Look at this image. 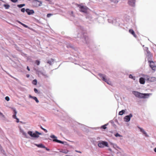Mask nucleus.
Segmentation results:
<instances>
[{
    "label": "nucleus",
    "instance_id": "1",
    "mask_svg": "<svg viewBox=\"0 0 156 156\" xmlns=\"http://www.w3.org/2000/svg\"><path fill=\"white\" fill-rule=\"evenodd\" d=\"M132 93L135 97L139 98H148L150 95H152L151 93H142L136 91H133Z\"/></svg>",
    "mask_w": 156,
    "mask_h": 156
},
{
    "label": "nucleus",
    "instance_id": "2",
    "mask_svg": "<svg viewBox=\"0 0 156 156\" xmlns=\"http://www.w3.org/2000/svg\"><path fill=\"white\" fill-rule=\"evenodd\" d=\"M83 36V37L82 39L84 40V42L88 44L89 43V38L86 35H84L82 32H80V33H78L77 36V37H78L81 38Z\"/></svg>",
    "mask_w": 156,
    "mask_h": 156
},
{
    "label": "nucleus",
    "instance_id": "3",
    "mask_svg": "<svg viewBox=\"0 0 156 156\" xmlns=\"http://www.w3.org/2000/svg\"><path fill=\"white\" fill-rule=\"evenodd\" d=\"M28 134L32 137L37 138L39 137V135H41L42 133L37 131H35V133H33L32 131H29Z\"/></svg>",
    "mask_w": 156,
    "mask_h": 156
},
{
    "label": "nucleus",
    "instance_id": "4",
    "mask_svg": "<svg viewBox=\"0 0 156 156\" xmlns=\"http://www.w3.org/2000/svg\"><path fill=\"white\" fill-rule=\"evenodd\" d=\"M144 76L145 79L148 81L152 82L156 81V78L155 77H150L147 75H145Z\"/></svg>",
    "mask_w": 156,
    "mask_h": 156
},
{
    "label": "nucleus",
    "instance_id": "5",
    "mask_svg": "<svg viewBox=\"0 0 156 156\" xmlns=\"http://www.w3.org/2000/svg\"><path fill=\"white\" fill-rule=\"evenodd\" d=\"M98 146L101 148H103L105 147H108V142L105 141H101L99 142L98 144Z\"/></svg>",
    "mask_w": 156,
    "mask_h": 156
},
{
    "label": "nucleus",
    "instance_id": "6",
    "mask_svg": "<svg viewBox=\"0 0 156 156\" xmlns=\"http://www.w3.org/2000/svg\"><path fill=\"white\" fill-rule=\"evenodd\" d=\"M42 3L41 1H39L37 0H34L32 2V5L35 7L41 6Z\"/></svg>",
    "mask_w": 156,
    "mask_h": 156
},
{
    "label": "nucleus",
    "instance_id": "7",
    "mask_svg": "<svg viewBox=\"0 0 156 156\" xmlns=\"http://www.w3.org/2000/svg\"><path fill=\"white\" fill-rule=\"evenodd\" d=\"M51 138L53 139V141L58 143L64 144V142L57 139V137L54 135H51L50 136Z\"/></svg>",
    "mask_w": 156,
    "mask_h": 156
},
{
    "label": "nucleus",
    "instance_id": "8",
    "mask_svg": "<svg viewBox=\"0 0 156 156\" xmlns=\"http://www.w3.org/2000/svg\"><path fill=\"white\" fill-rule=\"evenodd\" d=\"M79 7L80 8V11L84 13H86L87 12L88 8L86 6L83 5H79Z\"/></svg>",
    "mask_w": 156,
    "mask_h": 156
},
{
    "label": "nucleus",
    "instance_id": "9",
    "mask_svg": "<svg viewBox=\"0 0 156 156\" xmlns=\"http://www.w3.org/2000/svg\"><path fill=\"white\" fill-rule=\"evenodd\" d=\"M148 62L149 63L150 66L152 70L155 71L156 70V66L154 62L152 61L148 60Z\"/></svg>",
    "mask_w": 156,
    "mask_h": 156
},
{
    "label": "nucleus",
    "instance_id": "10",
    "mask_svg": "<svg viewBox=\"0 0 156 156\" xmlns=\"http://www.w3.org/2000/svg\"><path fill=\"white\" fill-rule=\"evenodd\" d=\"M133 116L132 114L130 113L129 115L126 116L124 118L125 121L126 122H129L130 120V119Z\"/></svg>",
    "mask_w": 156,
    "mask_h": 156
},
{
    "label": "nucleus",
    "instance_id": "11",
    "mask_svg": "<svg viewBox=\"0 0 156 156\" xmlns=\"http://www.w3.org/2000/svg\"><path fill=\"white\" fill-rule=\"evenodd\" d=\"M136 0H128V4L132 7H135V6Z\"/></svg>",
    "mask_w": 156,
    "mask_h": 156
},
{
    "label": "nucleus",
    "instance_id": "12",
    "mask_svg": "<svg viewBox=\"0 0 156 156\" xmlns=\"http://www.w3.org/2000/svg\"><path fill=\"white\" fill-rule=\"evenodd\" d=\"M98 75L104 81H107V79L105 75L101 73H99Z\"/></svg>",
    "mask_w": 156,
    "mask_h": 156
},
{
    "label": "nucleus",
    "instance_id": "13",
    "mask_svg": "<svg viewBox=\"0 0 156 156\" xmlns=\"http://www.w3.org/2000/svg\"><path fill=\"white\" fill-rule=\"evenodd\" d=\"M26 12L28 15H31L34 13L33 10H30L28 9H26Z\"/></svg>",
    "mask_w": 156,
    "mask_h": 156
},
{
    "label": "nucleus",
    "instance_id": "14",
    "mask_svg": "<svg viewBox=\"0 0 156 156\" xmlns=\"http://www.w3.org/2000/svg\"><path fill=\"white\" fill-rule=\"evenodd\" d=\"M138 127L140 129V131L142 133H143L144 134L145 136L146 137H148L149 136L144 129L139 127Z\"/></svg>",
    "mask_w": 156,
    "mask_h": 156
},
{
    "label": "nucleus",
    "instance_id": "15",
    "mask_svg": "<svg viewBox=\"0 0 156 156\" xmlns=\"http://www.w3.org/2000/svg\"><path fill=\"white\" fill-rule=\"evenodd\" d=\"M12 109L13 110L14 112V114L12 115L13 118L14 119H16V118H17L16 116V115L17 114V112L15 108H12Z\"/></svg>",
    "mask_w": 156,
    "mask_h": 156
},
{
    "label": "nucleus",
    "instance_id": "16",
    "mask_svg": "<svg viewBox=\"0 0 156 156\" xmlns=\"http://www.w3.org/2000/svg\"><path fill=\"white\" fill-rule=\"evenodd\" d=\"M29 97L30 98H33V99H34L37 103H39V101L38 100L37 98L36 97L32 96L30 95H29Z\"/></svg>",
    "mask_w": 156,
    "mask_h": 156
},
{
    "label": "nucleus",
    "instance_id": "17",
    "mask_svg": "<svg viewBox=\"0 0 156 156\" xmlns=\"http://www.w3.org/2000/svg\"><path fill=\"white\" fill-rule=\"evenodd\" d=\"M145 78L143 77H140L139 79V82L141 84H144L145 82Z\"/></svg>",
    "mask_w": 156,
    "mask_h": 156
},
{
    "label": "nucleus",
    "instance_id": "18",
    "mask_svg": "<svg viewBox=\"0 0 156 156\" xmlns=\"http://www.w3.org/2000/svg\"><path fill=\"white\" fill-rule=\"evenodd\" d=\"M129 32L131 34L133 35V36L135 38L136 37V35L135 34L134 31L132 29H129Z\"/></svg>",
    "mask_w": 156,
    "mask_h": 156
},
{
    "label": "nucleus",
    "instance_id": "19",
    "mask_svg": "<svg viewBox=\"0 0 156 156\" xmlns=\"http://www.w3.org/2000/svg\"><path fill=\"white\" fill-rule=\"evenodd\" d=\"M54 59L52 58H51L50 59L48 60L47 62V63L50 65H51L54 63Z\"/></svg>",
    "mask_w": 156,
    "mask_h": 156
},
{
    "label": "nucleus",
    "instance_id": "20",
    "mask_svg": "<svg viewBox=\"0 0 156 156\" xmlns=\"http://www.w3.org/2000/svg\"><path fill=\"white\" fill-rule=\"evenodd\" d=\"M35 145L36 146L39 148H45V146L42 144H35Z\"/></svg>",
    "mask_w": 156,
    "mask_h": 156
},
{
    "label": "nucleus",
    "instance_id": "21",
    "mask_svg": "<svg viewBox=\"0 0 156 156\" xmlns=\"http://www.w3.org/2000/svg\"><path fill=\"white\" fill-rule=\"evenodd\" d=\"M0 153L2 154L3 156H6L5 151L2 149H0Z\"/></svg>",
    "mask_w": 156,
    "mask_h": 156
},
{
    "label": "nucleus",
    "instance_id": "22",
    "mask_svg": "<svg viewBox=\"0 0 156 156\" xmlns=\"http://www.w3.org/2000/svg\"><path fill=\"white\" fill-rule=\"evenodd\" d=\"M111 144L113 146V147L114 148H119V147H118L117 145L114 143H111Z\"/></svg>",
    "mask_w": 156,
    "mask_h": 156
},
{
    "label": "nucleus",
    "instance_id": "23",
    "mask_svg": "<svg viewBox=\"0 0 156 156\" xmlns=\"http://www.w3.org/2000/svg\"><path fill=\"white\" fill-rule=\"evenodd\" d=\"M152 56L151 54H149V55H147V60H150L152 59Z\"/></svg>",
    "mask_w": 156,
    "mask_h": 156
},
{
    "label": "nucleus",
    "instance_id": "24",
    "mask_svg": "<svg viewBox=\"0 0 156 156\" xmlns=\"http://www.w3.org/2000/svg\"><path fill=\"white\" fill-rule=\"evenodd\" d=\"M125 112V111L124 110H122L121 111H120L119 113V115H123Z\"/></svg>",
    "mask_w": 156,
    "mask_h": 156
},
{
    "label": "nucleus",
    "instance_id": "25",
    "mask_svg": "<svg viewBox=\"0 0 156 156\" xmlns=\"http://www.w3.org/2000/svg\"><path fill=\"white\" fill-rule=\"evenodd\" d=\"M20 132L22 133V134H23V135L25 136H26V137H27V136H26L27 135V133H25L24 131L22 129H20Z\"/></svg>",
    "mask_w": 156,
    "mask_h": 156
},
{
    "label": "nucleus",
    "instance_id": "26",
    "mask_svg": "<svg viewBox=\"0 0 156 156\" xmlns=\"http://www.w3.org/2000/svg\"><path fill=\"white\" fill-rule=\"evenodd\" d=\"M41 74L44 76V77L45 78H47L48 77V75L46 74L45 73H41Z\"/></svg>",
    "mask_w": 156,
    "mask_h": 156
},
{
    "label": "nucleus",
    "instance_id": "27",
    "mask_svg": "<svg viewBox=\"0 0 156 156\" xmlns=\"http://www.w3.org/2000/svg\"><path fill=\"white\" fill-rule=\"evenodd\" d=\"M108 124H105L103 126H101V129H106L107 127H106V126H107L108 125Z\"/></svg>",
    "mask_w": 156,
    "mask_h": 156
},
{
    "label": "nucleus",
    "instance_id": "28",
    "mask_svg": "<svg viewBox=\"0 0 156 156\" xmlns=\"http://www.w3.org/2000/svg\"><path fill=\"white\" fill-rule=\"evenodd\" d=\"M3 6L6 9H8L10 7V5L8 4H4Z\"/></svg>",
    "mask_w": 156,
    "mask_h": 156
},
{
    "label": "nucleus",
    "instance_id": "29",
    "mask_svg": "<svg viewBox=\"0 0 156 156\" xmlns=\"http://www.w3.org/2000/svg\"><path fill=\"white\" fill-rule=\"evenodd\" d=\"M32 83L34 85H36L37 84V80L36 79L34 80L32 82Z\"/></svg>",
    "mask_w": 156,
    "mask_h": 156
},
{
    "label": "nucleus",
    "instance_id": "30",
    "mask_svg": "<svg viewBox=\"0 0 156 156\" xmlns=\"http://www.w3.org/2000/svg\"><path fill=\"white\" fill-rule=\"evenodd\" d=\"M129 77L130 78H131V79H132L133 80H135V77L133 76L131 74H130L129 75Z\"/></svg>",
    "mask_w": 156,
    "mask_h": 156
},
{
    "label": "nucleus",
    "instance_id": "31",
    "mask_svg": "<svg viewBox=\"0 0 156 156\" xmlns=\"http://www.w3.org/2000/svg\"><path fill=\"white\" fill-rule=\"evenodd\" d=\"M40 128L41 129H42V130H44V131L45 132V133H47L48 132L47 130V129H44L43 128L42 126H41L40 127Z\"/></svg>",
    "mask_w": 156,
    "mask_h": 156
},
{
    "label": "nucleus",
    "instance_id": "32",
    "mask_svg": "<svg viewBox=\"0 0 156 156\" xmlns=\"http://www.w3.org/2000/svg\"><path fill=\"white\" fill-rule=\"evenodd\" d=\"M147 48V50H146V51H147V54H146V55H149V54H151V53L148 50V48Z\"/></svg>",
    "mask_w": 156,
    "mask_h": 156
},
{
    "label": "nucleus",
    "instance_id": "33",
    "mask_svg": "<svg viewBox=\"0 0 156 156\" xmlns=\"http://www.w3.org/2000/svg\"><path fill=\"white\" fill-rule=\"evenodd\" d=\"M35 63L37 65H39L40 64V62L38 60H36Z\"/></svg>",
    "mask_w": 156,
    "mask_h": 156
},
{
    "label": "nucleus",
    "instance_id": "34",
    "mask_svg": "<svg viewBox=\"0 0 156 156\" xmlns=\"http://www.w3.org/2000/svg\"><path fill=\"white\" fill-rule=\"evenodd\" d=\"M5 100H6L7 101H8L9 100V98L8 96H6L5 98Z\"/></svg>",
    "mask_w": 156,
    "mask_h": 156
},
{
    "label": "nucleus",
    "instance_id": "35",
    "mask_svg": "<svg viewBox=\"0 0 156 156\" xmlns=\"http://www.w3.org/2000/svg\"><path fill=\"white\" fill-rule=\"evenodd\" d=\"M112 2H114L115 3H117L118 2V0H111Z\"/></svg>",
    "mask_w": 156,
    "mask_h": 156
},
{
    "label": "nucleus",
    "instance_id": "36",
    "mask_svg": "<svg viewBox=\"0 0 156 156\" xmlns=\"http://www.w3.org/2000/svg\"><path fill=\"white\" fill-rule=\"evenodd\" d=\"M34 91L36 93H38V90L36 88L34 89Z\"/></svg>",
    "mask_w": 156,
    "mask_h": 156
},
{
    "label": "nucleus",
    "instance_id": "37",
    "mask_svg": "<svg viewBox=\"0 0 156 156\" xmlns=\"http://www.w3.org/2000/svg\"><path fill=\"white\" fill-rule=\"evenodd\" d=\"M21 11L23 12H24L25 11H26V9H25L24 8H23L21 9Z\"/></svg>",
    "mask_w": 156,
    "mask_h": 156
},
{
    "label": "nucleus",
    "instance_id": "38",
    "mask_svg": "<svg viewBox=\"0 0 156 156\" xmlns=\"http://www.w3.org/2000/svg\"><path fill=\"white\" fill-rule=\"evenodd\" d=\"M107 83H108V84L110 85L111 84V82L110 81H109L108 80V79L107 80V81H105Z\"/></svg>",
    "mask_w": 156,
    "mask_h": 156
},
{
    "label": "nucleus",
    "instance_id": "39",
    "mask_svg": "<svg viewBox=\"0 0 156 156\" xmlns=\"http://www.w3.org/2000/svg\"><path fill=\"white\" fill-rule=\"evenodd\" d=\"M115 136L116 137H118V136H121L118 133H117L115 134Z\"/></svg>",
    "mask_w": 156,
    "mask_h": 156
},
{
    "label": "nucleus",
    "instance_id": "40",
    "mask_svg": "<svg viewBox=\"0 0 156 156\" xmlns=\"http://www.w3.org/2000/svg\"><path fill=\"white\" fill-rule=\"evenodd\" d=\"M52 14L51 13H48L47 15V17H50L51 16H52Z\"/></svg>",
    "mask_w": 156,
    "mask_h": 156
},
{
    "label": "nucleus",
    "instance_id": "41",
    "mask_svg": "<svg viewBox=\"0 0 156 156\" xmlns=\"http://www.w3.org/2000/svg\"><path fill=\"white\" fill-rule=\"evenodd\" d=\"M22 25L24 27H25V28H27L28 27V26L27 25L23 23L22 24Z\"/></svg>",
    "mask_w": 156,
    "mask_h": 156
},
{
    "label": "nucleus",
    "instance_id": "42",
    "mask_svg": "<svg viewBox=\"0 0 156 156\" xmlns=\"http://www.w3.org/2000/svg\"><path fill=\"white\" fill-rule=\"evenodd\" d=\"M17 7L19 8H21L22 7H23L22 6V4H19V5H17Z\"/></svg>",
    "mask_w": 156,
    "mask_h": 156
},
{
    "label": "nucleus",
    "instance_id": "43",
    "mask_svg": "<svg viewBox=\"0 0 156 156\" xmlns=\"http://www.w3.org/2000/svg\"><path fill=\"white\" fill-rule=\"evenodd\" d=\"M12 2H17L18 0H10Z\"/></svg>",
    "mask_w": 156,
    "mask_h": 156
},
{
    "label": "nucleus",
    "instance_id": "44",
    "mask_svg": "<svg viewBox=\"0 0 156 156\" xmlns=\"http://www.w3.org/2000/svg\"><path fill=\"white\" fill-rule=\"evenodd\" d=\"M110 20H110V19H108V22H109V23H113V21H112V22H111L110 21Z\"/></svg>",
    "mask_w": 156,
    "mask_h": 156
},
{
    "label": "nucleus",
    "instance_id": "45",
    "mask_svg": "<svg viewBox=\"0 0 156 156\" xmlns=\"http://www.w3.org/2000/svg\"><path fill=\"white\" fill-rule=\"evenodd\" d=\"M16 122H17L18 123L19 122V119L18 118H16Z\"/></svg>",
    "mask_w": 156,
    "mask_h": 156
},
{
    "label": "nucleus",
    "instance_id": "46",
    "mask_svg": "<svg viewBox=\"0 0 156 156\" xmlns=\"http://www.w3.org/2000/svg\"><path fill=\"white\" fill-rule=\"evenodd\" d=\"M17 22L20 24H21V25H22V24H23V23H22V22H20V21H17Z\"/></svg>",
    "mask_w": 156,
    "mask_h": 156
},
{
    "label": "nucleus",
    "instance_id": "47",
    "mask_svg": "<svg viewBox=\"0 0 156 156\" xmlns=\"http://www.w3.org/2000/svg\"><path fill=\"white\" fill-rule=\"evenodd\" d=\"M45 148L46 149V150L47 151H50V149L49 148H47L45 147V148Z\"/></svg>",
    "mask_w": 156,
    "mask_h": 156
},
{
    "label": "nucleus",
    "instance_id": "48",
    "mask_svg": "<svg viewBox=\"0 0 156 156\" xmlns=\"http://www.w3.org/2000/svg\"><path fill=\"white\" fill-rule=\"evenodd\" d=\"M126 18H128V20L129 21V20L130 19V17L129 16H127L126 17Z\"/></svg>",
    "mask_w": 156,
    "mask_h": 156
},
{
    "label": "nucleus",
    "instance_id": "49",
    "mask_svg": "<svg viewBox=\"0 0 156 156\" xmlns=\"http://www.w3.org/2000/svg\"><path fill=\"white\" fill-rule=\"evenodd\" d=\"M27 69L28 70V71H30V68L29 67L27 66Z\"/></svg>",
    "mask_w": 156,
    "mask_h": 156
},
{
    "label": "nucleus",
    "instance_id": "50",
    "mask_svg": "<svg viewBox=\"0 0 156 156\" xmlns=\"http://www.w3.org/2000/svg\"><path fill=\"white\" fill-rule=\"evenodd\" d=\"M22 4V6L23 7V6H25V4Z\"/></svg>",
    "mask_w": 156,
    "mask_h": 156
},
{
    "label": "nucleus",
    "instance_id": "51",
    "mask_svg": "<svg viewBox=\"0 0 156 156\" xmlns=\"http://www.w3.org/2000/svg\"><path fill=\"white\" fill-rule=\"evenodd\" d=\"M61 152H62V153H67V152H66L65 151H61Z\"/></svg>",
    "mask_w": 156,
    "mask_h": 156
},
{
    "label": "nucleus",
    "instance_id": "52",
    "mask_svg": "<svg viewBox=\"0 0 156 156\" xmlns=\"http://www.w3.org/2000/svg\"><path fill=\"white\" fill-rule=\"evenodd\" d=\"M154 151L156 152V147L154 149Z\"/></svg>",
    "mask_w": 156,
    "mask_h": 156
},
{
    "label": "nucleus",
    "instance_id": "53",
    "mask_svg": "<svg viewBox=\"0 0 156 156\" xmlns=\"http://www.w3.org/2000/svg\"><path fill=\"white\" fill-rule=\"evenodd\" d=\"M76 151L77 152H78V153H81V152H80V151Z\"/></svg>",
    "mask_w": 156,
    "mask_h": 156
},
{
    "label": "nucleus",
    "instance_id": "54",
    "mask_svg": "<svg viewBox=\"0 0 156 156\" xmlns=\"http://www.w3.org/2000/svg\"><path fill=\"white\" fill-rule=\"evenodd\" d=\"M99 129V128H94V129Z\"/></svg>",
    "mask_w": 156,
    "mask_h": 156
},
{
    "label": "nucleus",
    "instance_id": "55",
    "mask_svg": "<svg viewBox=\"0 0 156 156\" xmlns=\"http://www.w3.org/2000/svg\"><path fill=\"white\" fill-rule=\"evenodd\" d=\"M80 28L81 30H82L83 28L81 27H80Z\"/></svg>",
    "mask_w": 156,
    "mask_h": 156
},
{
    "label": "nucleus",
    "instance_id": "56",
    "mask_svg": "<svg viewBox=\"0 0 156 156\" xmlns=\"http://www.w3.org/2000/svg\"><path fill=\"white\" fill-rule=\"evenodd\" d=\"M108 150L111 151H112L111 149L110 148H109Z\"/></svg>",
    "mask_w": 156,
    "mask_h": 156
},
{
    "label": "nucleus",
    "instance_id": "57",
    "mask_svg": "<svg viewBox=\"0 0 156 156\" xmlns=\"http://www.w3.org/2000/svg\"><path fill=\"white\" fill-rule=\"evenodd\" d=\"M29 75H27V76L28 77H29Z\"/></svg>",
    "mask_w": 156,
    "mask_h": 156
}]
</instances>
